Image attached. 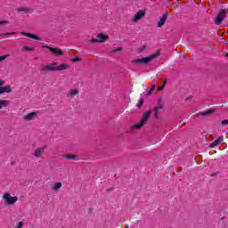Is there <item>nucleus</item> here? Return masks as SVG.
<instances>
[{"mask_svg":"<svg viewBox=\"0 0 228 228\" xmlns=\"http://www.w3.org/2000/svg\"><path fill=\"white\" fill-rule=\"evenodd\" d=\"M96 37L99 40V44H102V43L106 42V40H109V38H110V36H108L106 34H102V33H99Z\"/></svg>","mask_w":228,"mask_h":228,"instance_id":"9d476101","label":"nucleus"},{"mask_svg":"<svg viewBox=\"0 0 228 228\" xmlns=\"http://www.w3.org/2000/svg\"><path fill=\"white\" fill-rule=\"evenodd\" d=\"M167 19H168V12H166L161 19L159 20L158 22V28H163V26H165V22H167Z\"/></svg>","mask_w":228,"mask_h":228,"instance_id":"1a4fd4ad","label":"nucleus"},{"mask_svg":"<svg viewBox=\"0 0 228 228\" xmlns=\"http://www.w3.org/2000/svg\"><path fill=\"white\" fill-rule=\"evenodd\" d=\"M0 24H10L8 20H0Z\"/></svg>","mask_w":228,"mask_h":228,"instance_id":"2f4dec72","label":"nucleus"},{"mask_svg":"<svg viewBox=\"0 0 228 228\" xmlns=\"http://www.w3.org/2000/svg\"><path fill=\"white\" fill-rule=\"evenodd\" d=\"M165 89V86H160V87H159V90H164Z\"/></svg>","mask_w":228,"mask_h":228,"instance_id":"72a5a7b5","label":"nucleus"},{"mask_svg":"<svg viewBox=\"0 0 228 228\" xmlns=\"http://www.w3.org/2000/svg\"><path fill=\"white\" fill-rule=\"evenodd\" d=\"M145 17V11L144 10H140L138 11L135 15L133 18L134 22H138V20H142Z\"/></svg>","mask_w":228,"mask_h":228,"instance_id":"6e6552de","label":"nucleus"},{"mask_svg":"<svg viewBox=\"0 0 228 228\" xmlns=\"http://www.w3.org/2000/svg\"><path fill=\"white\" fill-rule=\"evenodd\" d=\"M24 225V223L23 222H20L18 223V225L16 228H22V226Z\"/></svg>","mask_w":228,"mask_h":228,"instance_id":"c756f323","label":"nucleus"},{"mask_svg":"<svg viewBox=\"0 0 228 228\" xmlns=\"http://www.w3.org/2000/svg\"><path fill=\"white\" fill-rule=\"evenodd\" d=\"M67 69H69V66L65 63L57 66V63L53 62L42 66L41 70L43 72H47V70L50 72H61V70H67Z\"/></svg>","mask_w":228,"mask_h":228,"instance_id":"f257e3e1","label":"nucleus"},{"mask_svg":"<svg viewBox=\"0 0 228 228\" xmlns=\"http://www.w3.org/2000/svg\"><path fill=\"white\" fill-rule=\"evenodd\" d=\"M221 124H222V126H227L228 119H224V120L221 121Z\"/></svg>","mask_w":228,"mask_h":228,"instance_id":"cd10ccee","label":"nucleus"},{"mask_svg":"<svg viewBox=\"0 0 228 228\" xmlns=\"http://www.w3.org/2000/svg\"><path fill=\"white\" fill-rule=\"evenodd\" d=\"M211 177H216V173H213V174L211 175Z\"/></svg>","mask_w":228,"mask_h":228,"instance_id":"f704fd0d","label":"nucleus"},{"mask_svg":"<svg viewBox=\"0 0 228 228\" xmlns=\"http://www.w3.org/2000/svg\"><path fill=\"white\" fill-rule=\"evenodd\" d=\"M12 35H17V32H12V33L7 32V33H5V34L0 35V37H3V36H12Z\"/></svg>","mask_w":228,"mask_h":228,"instance_id":"b1692460","label":"nucleus"},{"mask_svg":"<svg viewBox=\"0 0 228 228\" xmlns=\"http://www.w3.org/2000/svg\"><path fill=\"white\" fill-rule=\"evenodd\" d=\"M10 104V102L8 100H0V110L1 108H6Z\"/></svg>","mask_w":228,"mask_h":228,"instance_id":"aec40b11","label":"nucleus"},{"mask_svg":"<svg viewBox=\"0 0 228 228\" xmlns=\"http://www.w3.org/2000/svg\"><path fill=\"white\" fill-rule=\"evenodd\" d=\"M71 61L76 62V61H81V58L76 57L71 59Z\"/></svg>","mask_w":228,"mask_h":228,"instance_id":"bb28decb","label":"nucleus"},{"mask_svg":"<svg viewBox=\"0 0 228 228\" xmlns=\"http://www.w3.org/2000/svg\"><path fill=\"white\" fill-rule=\"evenodd\" d=\"M65 159H72L73 161H77V157L74 154H67L64 156Z\"/></svg>","mask_w":228,"mask_h":228,"instance_id":"6ab92c4d","label":"nucleus"},{"mask_svg":"<svg viewBox=\"0 0 228 228\" xmlns=\"http://www.w3.org/2000/svg\"><path fill=\"white\" fill-rule=\"evenodd\" d=\"M23 49L24 51H35V48L29 46H24Z\"/></svg>","mask_w":228,"mask_h":228,"instance_id":"393cba45","label":"nucleus"},{"mask_svg":"<svg viewBox=\"0 0 228 228\" xmlns=\"http://www.w3.org/2000/svg\"><path fill=\"white\" fill-rule=\"evenodd\" d=\"M211 113H215V110L209 109L208 110L199 112V115L201 116V117H206L208 115H211Z\"/></svg>","mask_w":228,"mask_h":228,"instance_id":"dca6fc26","label":"nucleus"},{"mask_svg":"<svg viewBox=\"0 0 228 228\" xmlns=\"http://www.w3.org/2000/svg\"><path fill=\"white\" fill-rule=\"evenodd\" d=\"M91 42L93 44H99V39L93 38V39H91Z\"/></svg>","mask_w":228,"mask_h":228,"instance_id":"c85d7f7f","label":"nucleus"},{"mask_svg":"<svg viewBox=\"0 0 228 228\" xmlns=\"http://www.w3.org/2000/svg\"><path fill=\"white\" fill-rule=\"evenodd\" d=\"M44 151H45V148H44V147H41V148L37 149V150L34 151V156H35L36 158H40V156H42V154H44Z\"/></svg>","mask_w":228,"mask_h":228,"instance_id":"2eb2a0df","label":"nucleus"},{"mask_svg":"<svg viewBox=\"0 0 228 228\" xmlns=\"http://www.w3.org/2000/svg\"><path fill=\"white\" fill-rule=\"evenodd\" d=\"M226 17H227V9L226 10L221 9L216 17L215 24H216V26H220V24L224 22Z\"/></svg>","mask_w":228,"mask_h":228,"instance_id":"39448f33","label":"nucleus"},{"mask_svg":"<svg viewBox=\"0 0 228 228\" xmlns=\"http://www.w3.org/2000/svg\"><path fill=\"white\" fill-rule=\"evenodd\" d=\"M24 118L29 122L30 120H35L37 118V112H30L24 116Z\"/></svg>","mask_w":228,"mask_h":228,"instance_id":"4468645a","label":"nucleus"},{"mask_svg":"<svg viewBox=\"0 0 228 228\" xmlns=\"http://www.w3.org/2000/svg\"><path fill=\"white\" fill-rule=\"evenodd\" d=\"M61 186H63V184H61V183L58 182V183H55L53 187H52V190L53 191H58V190H60V188H61Z\"/></svg>","mask_w":228,"mask_h":228,"instance_id":"a211bd4d","label":"nucleus"},{"mask_svg":"<svg viewBox=\"0 0 228 228\" xmlns=\"http://www.w3.org/2000/svg\"><path fill=\"white\" fill-rule=\"evenodd\" d=\"M8 56H10V54L0 56V63H3V61L8 58Z\"/></svg>","mask_w":228,"mask_h":228,"instance_id":"5701e85b","label":"nucleus"},{"mask_svg":"<svg viewBox=\"0 0 228 228\" xmlns=\"http://www.w3.org/2000/svg\"><path fill=\"white\" fill-rule=\"evenodd\" d=\"M143 106V100H141L138 104V108H142Z\"/></svg>","mask_w":228,"mask_h":228,"instance_id":"473e14b6","label":"nucleus"},{"mask_svg":"<svg viewBox=\"0 0 228 228\" xmlns=\"http://www.w3.org/2000/svg\"><path fill=\"white\" fill-rule=\"evenodd\" d=\"M226 13H228V5L226 6Z\"/></svg>","mask_w":228,"mask_h":228,"instance_id":"e433bc0d","label":"nucleus"},{"mask_svg":"<svg viewBox=\"0 0 228 228\" xmlns=\"http://www.w3.org/2000/svg\"><path fill=\"white\" fill-rule=\"evenodd\" d=\"M44 48L49 49L50 53L52 54H55V56H61L63 54V51L58 49V48H53L49 45H43Z\"/></svg>","mask_w":228,"mask_h":228,"instance_id":"0eeeda50","label":"nucleus"},{"mask_svg":"<svg viewBox=\"0 0 228 228\" xmlns=\"http://www.w3.org/2000/svg\"><path fill=\"white\" fill-rule=\"evenodd\" d=\"M3 200L6 206H13L19 200V197L12 196V194L5 192L3 195Z\"/></svg>","mask_w":228,"mask_h":228,"instance_id":"20e7f679","label":"nucleus"},{"mask_svg":"<svg viewBox=\"0 0 228 228\" xmlns=\"http://www.w3.org/2000/svg\"><path fill=\"white\" fill-rule=\"evenodd\" d=\"M158 105H159V106H163V99L159 98V100H158Z\"/></svg>","mask_w":228,"mask_h":228,"instance_id":"a878e982","label":"nucleus"},{"mask_svg":"<svg viewBox=\"0 0 228 228\" xmlns=\"http://www.w3.org/2000/svg\"><path fill=\"white\" fill-rule=\"evenodd\" d=\"M17 12H23V13H33V9L20 7L17 9Z\"/></svg>","mask_w":228,"mask_h":228,"instance_id":"f3484780","label":"nucleus"},{"mask_svg":"<svg viewBox=\"0 0 228 228\" xmlns=\"http://www.w3.org/2000/svg\"><path fill=\"white\" fill-rule=\"evenodd\" d=\"M120 51H122V48L121 47H118L117 49H114L112 52L113 53H118Z\"/></svg>","mask_w":228,"mask_h":228,"instance_id":"7c9ffc66","label":"nucleus"},{"mask_svg":"<svg viewBox=\"0 0 228 228\" xmlns=\"http://www.w3.org/2000/svg\"><path fill=\"white\" fill-rule=\"evenodd\" d=\"M159 54H161V53H159V50L155 53H153L148 57L134 60V63H140L141 65H147L148 63H151V61H152V60H156V58H158V56H159Z\"/></svg>","mask_w":228,"mask_h":228,"instance_id":"7ed1b4c3","label":"nucleus"},{"mask_svg":"<svg viewBox=\"0 0 228 228\" xmlns=\"http://www.w3.org/2000/svg\"><path fill=\"white\" fill-rule=\"evenodd\" d=\"M225 57L228 58V53L225 54Z\"/></svg>","mask_w":228,"mask_h":228,"instance_id":"4c0bfd02","label":"nucleus"},{"mask_svg":"<svg viewBox=\"0 0 228 228\" xmlns=\"http://www.w3.org/2000/svg\"><path fill=\"white\" fill-rule=\"evenodd\" d=\"M151 115H152V110H148L145 112L142 116V118L141 119V122L131 126L130 131H134V129H142V127L145 126V122L151 118Z\"/></svg>","mask_w":228,"mask_h":228,"instance_id":"f03ea898","label":"nucleus"},{"mask_svg":"<svg viewBox=\"0 0 228 228\" xmlns=\"http://www.w3.org/2000/svg\"><path fill=\"white\" fill-rule=\"evenodd\" d=\"M21 35H24V37H28V38H32L33 40H42L40 37L33 34V33H28V32H20Z\"/></svg>","mask_w":228,"mask_h":228,"instance_id":"9b49d317","label":"nucleus"},{"mask_svg":"<svg viewBox=\"0 0 228 228\" xmlns=\"http://www.w3.org/2000/svg\"><path fill=\"white\" fill-rule=\"evenodd\" d=\"M165 85H167V80L164 81V84L162 86H165Z\"/></svg>","mask_w":228,"mask_h":228,"instance_id":"c9c22d12","label":"nucleus"},{"mask_svg":"<svg viewBox=\"0 0 228 228\" xmlns=\"http://www.w3.org/2000/svg\"><path fill=\"white\" fill-rule=\"evenodd\" d=\"M156 89V85H152L151 88L149 90L148 94L147 95H151L152 94V92H154V90Z\"/></svg>","mask_w":228,"mask_h":228,"instance_id":"4be33fe9","label":"nucleus"},{"mask_svg":"<svg viewBox=\"0 0 228 228\" xmlns=\"http://www.w3.org/2000/svg\"><path fill=\"white\" fill-rule=\"evenodd\" d=\"M66 95L67 97H70L71 99H74L76 95H79V91L77 89H71L67 92Z\"/></svg>","mask_w":228,"mask_h":228,"instance_id":"f8f14e48","label":"nucleus"},{"mask_svg":"<svg viewBox=\"0 0 228 228\" xmlns=\"http://www.w3.org/2000/svg\"><path fill=\"white\" fill-rule=\"evenodd\" d=\"M4 85V80H0V95H3V94H12V86H5Z\"/></svg>","mask_w":228,"mask_h":228,"instance_id":"423d86ee","label":"nucleus"},{"mask_svg":"<svg viewBox=\"0 0 228 228\" xmlns=\"http://www.w3.org/2000/svg\"><path fill=\"white\" fill-rule=\"evenodd\" d=\"M163 110V106L155 107V117H156V118H158V115H159V110Z\"/></svg>","mask_w":228,"mask_h":228,"instance_id":"412c9836","label":"nucleus"},{"mask_svg":"<svg viewBox=\"0 0 228 228\" xmlns=\"http://www.w3.org/2000/svg\"><path fill=\"white\" fill-rule=\"evenodd\" d=\"M224 142V136H220L218 139L214 141L212 143H210L209 148L210 149H215V147H217V145H220Z\"/></svg>","mask_w":228,"mask_h":228,"instance_id":"ddd939ff","label":"nucleus"}]
</instances>
